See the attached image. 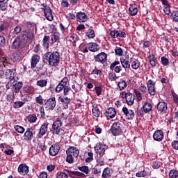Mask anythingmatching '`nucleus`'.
Here are the masks:
<instances>
[{"label": "nucleus", "mask_w": 178, "mask_h": 178, "mask_svg": "<svg viewBox=\"0 0 178 178\" xmlns=\"http://www.w3.org/2000/svg\"><path fill=\"white\" fill-rule=\"evenodd\" d=\"M42 60L44 63L48 64L49 66L56 67L59 66L60 54L58 51H47L44 54Z\"/></svg>", "instance_id": "obj_1"}, {"label": "nucleus", "mask_w": 178, "mask_h": 178, "mask_svg": "<svg viewBox=\"0 0 178 178\" xmlns=\"http://www.w3.org/2000/svg\"><path fill=\"white\" fill-rule=\"evenodd\" d=\"M66 154H67V158H66L67 162H68V163H73L74 161V159L73 158V156L74 158H77L80 152H79V149H77V147L72 146V147H70L66 151Z\"/></svg>", "instance_id": "obj_2"}, {"label": "nucleus", "mask_w": 178, "mask_h": 178, "mask_svg": "<svg viewBox=\"0 0 178 178\" xmlns=\"http://www.w3.org/2000/svg\"><path fill=\"white\" fill-rule=\"evenodd\" d=\"M10 87L13 88L15 94H19L22 88H23V82L18 81L17 80H14L13 82H8L6 88L9 90Z\"/></svg>", "instance_id": "obj_3"}, {"label": "nucleus", "mask_w": 178, "mask_h": 178, "mask_svg": "<svg viewBox=\"0 0 178 178\" xmlns=\"http://www.w3.org/2000/svg\"><path fill=\"white\" fill-rule=\"evenodd\" d=\"M62 124H63L60 120L54 121L52 124L51 129H50V133L56 136H59L60 131H62Z\"/></svg>", "instance_id": "obj_4"}, {"label": "nucleus", "mask_w": 178, "mask_h": 178, "mask_svg": "<svg viewBox=\"0 0 178 178\" xmlns=\"http://www.w3.org/2000/svg\"><path fill=\"white\" fill-rule=\"evenodd\" d=\"M111 131L113 136H120L123 131V124L120 122H115L111 127Z\"/></svg>", "instance_id": "obj_5"}, {"label": "nucleus", "mask_w": 178, "mask_h": 178, "mask_svg": "<svg viewBox=\"0 0 178 178\" xmlns=\"http://www.w3.org/2000/svg\"><path fill=\"white\" fill-rule=\"evenodd\" d=\"M25 44V41L20 36H18L14 39L11 48L13 49H22V48H24Z\"/></svg>", "instance_id": "obj_6"}, {"label": "nucleus", "mask_w": 178, "mask_h": 178, "mask_svg": "<svg viewBox=\"0 0 178 178\" xmlns=\"http://www.w3.org/2000/svg\"><path fill=\"white\" fill-rule=\"evenodd\" d=\"M19 37L26 43L27 41H33L34 40V32L32 31L24 30L21 32Z\"/></svg>", "instance_id": "obj_7"}, {"label": "nucleus", "mask_w": 178, "mask_h": 178, "mask_svg": "<svg viewBox=\"0 0 178 178\" xmlns=\"http://www.w3.org/2000/svg\"><path fill=\"white\" fill-rule=\"evenodd\" d=\"M94 58L95 62H97L101 65H104V63H106V61L108 60V54H106L105 52H101L95 56Z\"/></svg>", "instance_id": "obj_8"}, {"label": "nucleus", "mask_w": 178, "mask_h": 178, "mask_svg": "<svg viewBox=\"0 0 178 178\" xmlns=\"http://www.w3.org/2000/svg\"><path fill=\"white\" fill-rule=\"evenodd\" d=\"M56 106V99L55 97L49 98L44 104V108L47 111H54Z\"/></svg>", "instance_id": "obj_9"}, {"label": "nucleus", "mask_w": 178, "mask_h": 178, "mask_svg": "<svg viewBox=\"0 0 178 178\" xmlns=\"http://www.w3.org/2000/svg\"><path fill=\"white\" fill-rule=\"evenodd\" d=\"M43 8L42 9L44 10V16L47 19V20H49V22H52L54 20V15H52V10H51V8L47 7V4L43 3L42 5Z\"/></svg>", "instance_id": "obj_10"}, {"label": "nucleus", "mask_w": 178, "mask_h": 178, "mask_svg": "<svg viewBox=\"0 0 178 178\" xmlns=\"http://www.w3.org/2000/svg\"><path fill=\"white\" fill-rule=\"evenodd\" d=\"M105 148H106V145L102 143H97L95 147V151L99 158H102L105 155Z\"/></svg>", "instance_id": "obj_11"}, {"label": "nucleus", "mask_w": 178, "mask_h": 178, "mask_svg": "<svg viewBox=\"0 0 178 178\" xmlns=\"http://www.w3.org/2000/svg\"><path fill=\"white\" fill-rule=\"evenodd\" d=\"M6 79L9 80L8 83H12L14 80H16L15 77H16V70H6L5 72Z\"/></svg>", "instance_id": "obj_12"}, {"label": "nucleus", "mask_w": 178, "mask_h": 178, "mask_svg": "<svg viewBox=\"0 0 178 178\" xmlns=\"http://www.w3.org/2000/svg\"><path fill=\"white\" fill-rule=\"evenodd\" d=\"M49 124V123L46 122L41 125L40 128L39 129V131L37 134L38 138H42V137H44V135L47 134V132L48 131Z\"/></svg>", "instance_id": "obj_13"}, {"label": "nucleus", "mask_w": 178, "mask_h": 178, "mask_svg": "<svg viewBox=\"0 0 178 178\" xmlns=\"http://www.w3.org/2000/svg\"><path fill=\"white\" fill-rule=\"evenodd\" d=\"M120 63L122 65V67H123L125 71H127V69H130V57L129 55L121 57Z\"/></svg>", "instance_id": "obj_14"}, {"label": "nucleus", "mask_w": 178, "mask_h": 178, "mask_svg": "<svg viewBox=\"0 0 178 178\" xmlns=\"http://www.w3.org/2000/svg\"><path fill=\"white\" fill-rule=\"evenodd\" d=\"M17 172L21 176H26L29 172V166L26 163H22L18 166Z\"/></svg>", "instance_id": "obj_15"}, {"label": "nucleus", "mask_w": 178, "mask_h": 178, "mask_svg": "<svg viewBox=\"0 0 178 178\" xmlns=\"http://www.w3.org/2000/svg\"><path fill=\"white\" fill-rule=\"evenodd\" d=\"M122 111L124 115H125L126 119L128 120H133L135 116L134 111L133 110H129L127 107H123Z\"/></svg>", "instance_id": "obj_16"}, {"label": "nucleus", "mask_w": 178, "mask_h": 178, "mask_svg": "<svg viewBox=\"0 0 178 178\" xmlns=\"http://www.w3.org/2000/svg\"><path fill=\"white\" fill-rule=\"evenodd\" d=\"M76 21L79 22V23H86V22L88 20V16H87V14L81 11L76 13Z\"/></svg>", "instance_id": "obj_17"}, {"label": "nucleus", "mask_w": 178, "mask_h": 178, "mask_svg": "<svg viewBox=\"0 0 178 178\" xmlns=\"http://www.w3.org/2000/svg\"><path fill=\"white\" fill-rule=\"evenodd\" d=\"M60 150V147H59V145L54 144L50 147L49 154L51 156H56V155H58Z\"/></svg>", "instance_id": "obj_18"}, {"label": "nucleus", "mask_w": 178, "mask_h": 178, "mask_svg": "<svg viewBox=\"0 0 178 178\" xmlns=\"http://www.w3.org/2000/svg\"><path fill=\"white\" fill-rule=\"evenodd\" d=\"M120 65V62L114 61L110 65V70H114L115 73H120L122 71V66Z\"/></svg>", "instance_id": "obj_19"}, {"label": "nucleus", "mask_w": 178, "mask_h": 178, "mask_svg": "<svg viewBox=\"0 0 178 178\" xmlns=\"http://www.w3.org/2000/svg\"><path fill=\"white\" fill-rule=\"evenodd\" d=\"M157 110L161 113H166V112H168V103L165 102H159L157 104Z\"/></svg>", "instance_id": "obj_20"}, {"label": "nucleus", "mask_w": 178, "mask_h": 178, "mask_svg": "<svg viewBox=\"0 0 178 178\" xmlns=\"http://www.w3.org/2000/svg\"><path fill=\"white\" fill-rule=\"evenodd\" d=\"M33 128L30 127L26 129L24 134V140L25 141H31V140H33Z\"/></svg>", "instance_id": "obj_21"}, {"label": "nucleus", "mask_w": 178, "mask_h": 178, "mask_svg": "<svg viewBox=\"0 0 178 178\" xmlns=\"http://www.w3.org/2000/svg\"><path fill=\"white\" fill-rule=\"evenodd\" d=\"M163 131L162 130H156L153 134V140L154 141L161 142L163 140Z\"/></svg>", "instance_id": "obj_22"}, {"label": "nucleus", "mask_w": 178, "mask_h": 178, "mask_svg": "<svg viewBox=\"0 0 178 178\" xmlns=\"http://www.w3.org/2000/svg\"><path fill=\"white\" fill-rule=\"evenodd\" d=\"M147 88L150 95H155V94H156V92L155 91V83H154V81L149 79L147 81Z\"/></svg>", "instance_id": "obj_23"}, {"label": "nucleus", "mask_w": 178, "mask_h": 178, "mask_svg": "<svg viewBox=\"0 0 178 178\" xmlns=\"http://www.w3.org/2000/svg\"><path fill=\"white\" fill-rule=\"evenodd\" d=\"M65 172L68 173L70 177H72V178H76V176H78L79 177H84V176H86L82 172H80L79 171H72L69 169H65Z\"/></svg>", "instance_id": "obj_24"}, {"label": "nucleus", "mask_w": 178, "mask_h": 178, "mask_svg": "<svg viewBox=\"0 0 178 178\" xmlns=\"http://www.w3.org/2000/svg\"><path fill=\"white\" fill-rule=\"evenodd\" d=\"M58 101L62 103L63 109H67L69 108V104H70V98L67 97L63 98L60 96L58 97Z\"/></svg>", "instance_id": "obj_25"}, {"label": "nucleus", "mask_w": 178, "mask_h": 178, "mask_svg": "<svg viewBox=\"0 0 178 178\" xmlns=\"http://www.w3.org/2000/svg\"><path fill=\"white\" fill-rule=\"evenodd\" d=\"M105 116L110 119H113L116 116V110L115 108L110 107L106 110Z\"/></svg>", "instance_id": "obj_26"}, {"label": "nucleus", "mask_w": 178, "mask_h": 178, "mask_svg": "<svg viewBox=\"0 0 178 178\" xmlns=\"http://www.w3.org/2000/svg\"><path fill=\"white\" fill-rule=\"evenodd\" d=\"M130 67H131V68L134 70H137V69H138L140 67V66H141V63H140V61H138V60L134 58H130Z\"/></svg>", "instance_id": "obj_27"}, {"label": "nucleus", "mask_w": 178, "mask_h": 178, "mask_svg": "<svg viewBox=\"0 0 178 178\" xmlns=\"http://www.w3.org/2000/svg\"><path fill=\"white\" fill-rule=\"evenodd\" d=\"M92 113L95 118H99L101 111H99V106L97 104H92Z\"/></svg>", "instance_id": "obj_28"}, {"label": "nucleus", "mask_w": 178, "mask_h": 178, "mask_svg": "<svg viewBox=\"0 0 178 178\" xmlns=\"http://www.w3.org/2000/svg\"><path fill=\"white\" fill-rule=\"evenodd\" d=\"M134 99H136V96L130 92H128L127 98L125 99L127 105H129V106L134 105Z\"/></svg>", "instance_id": "obj_29"}, {"label": "nucleus", "mask_w": 178, "mask_h": 178, "mask_svg": "<svg viewBox=\"0 0 178 178\" xmlns=\"http://www.w3.org/2000/svg\"><path fill=\"white\" fill-rule=\"evenodd\" d=\"M88 49L90 52H97L99 51V45L95 42H90L88 44Z\"/></svg>", "instance_id": "obj_30"}, {"label": "nucleus", "mask_w": 178, "mask_h": 178, "mask_svg": "<svg viewBox=\"0 0 178 178\" xmlns=\"http://www.w3.org/2000/svg\"><path fill=\"white\" fill-rule=\"evenodd\" d=\"M129 13L130 16H136L137 13H138V8H137L136 4L129 5Z\"/></svg>", "instance_id": "obj_31"}, {"label": "nucleus", "mask_w": 178, "mask_h": 178, "mask_svg": "<svg viewBox=\"0 0 178 178\" xmlns=\"http://www.w3.org/2000/svg\"><path fill=\"white\" fill-rule=\"evenodd\" d=\"M40 56L38 54H33L31 57V67L34 68L38 64V62H40Z\"/></svg>", "instance_id": "obj_32"}, {"label": "nucleus", "mask_w": 178, "mask_h": 178, "mask_svg": "<svg viewBox=\"0 0 178 178\" xmlns=\"http://www.w3.org/2000/svg\"><path fill=\"white\" fill-rule=\"evenodd\" d=\"M143 109L145 113H148L152 111V104L149 102H145L143 105Z\"/></svg>", "instance_id": "obj_33"}, {"label": "nucleus", "mask_w": 178, "mask_h": 178, "mask_svg": "<svg viewBox=\"0 0 178 178\" xmlns=\"http://www.w3.org/2000/svg\"><path fill=\"white\" fill-rule=\"evenodd\" d=\"M112 173H113V170L109 168H106L103 170L102 177L108 178L112 176Z\"/></svg>", "instance_id": "obj_34"}, {"label": "nucleus", "mask_w": 178, "mask_h": 178, "mask_svg": "<svg viewBox=\"0 0 178 178\" xmlns=\"http://www.w3.org/2000/svg\"><path fill=\"white\" fill-rule=\"evenodd\" d=\"M49 40H51V37L49 35H44L42 40V45L44 48L48 49L49 48Z\"/></svg>", "instance_id": "obj_35"}, {"label": "nucleus", "mask_w": 178, "mask_h": 178, "mask_svg": "<svg viewBox=\"0 0 178 178\" xmlns=\"http://www.w3.org/2000/svg\"><path fill=\"white\" fill-rule=\"evenodd\" d=\"M10 59L13 62H19L20 59H22V56H20V54L17 52H14L10 56Z\"/></svg>", "instance_id": "obj_36"}, {"label": "nucleus", "mask_w": 178, "mask_h": 178, "mask_svg": "<svg viewBox=\"0 0 178 178\" xmlns=\"http://www.w3.org/2000/svg\"><path fill=\"white\" fill-rule=\"evenodd\" d=\"M65 169H64L63 172L62 171L58 172L56 175V178H67L70 177V175H69V173L65 171Z\"/></svg>", "instance_id": "obj_37"}, {"label": "nucleus", "mask_w": 178, "mask_h": 178, "mask_svg": "<svg viewBox=\"0 0 178 178\" xmlns=\"http://www.w3.org/2000/svg\"><path fill=\"white\" fill-rule=\"evenodd\" d=\"M26 119L29 123H35L37 122V115L35 114H29Z\"/></svg>", "instance_id": "obj_38"}, {"label": "nucleus", "mask_w": 178, "mask_h": 178, "mask_svg": "<svg viewBox=\"0 0 178 178\" xmlns=\"http://www.w3.org/2000/svg\"><path fill=\"white\" fill-rule=\"evenodd\" d=\"M59 33L54 32L51 38V41L52 44H55V42H59Z\"/></svg>", "instance_id": "obj_39"}, {"label": "nucleus", "mask_w": 178, "mask_h": 178, "mask_svg": "<svg viewBox=\"0 0 178 178\" xmlns=\"http://www.w3.org/2000/svg\"><path fill=\"white\" fill-rule=\"evenodd\" d=\"M25 104V101H16L14 102L13 108H15V109H19V108L24 106Z\"/></svg>", "instance_id": "obj_40"}, {"label": "nucleus", "mask_w": 178, "mask_h": 178, "mask_svg": "<svg viewBox=\"0 0 178 178\" xmlns=\"http://www.w3.org/2000/svg\"><path fill=\"white\" fill-rule=\"evenodd\" d=\"M149 58L150 65L152 66V67L156 66V58H155V56H154V54L149 55Z\"/></svg>", "instance_id": "obj_41"}, {"label": "nucleus", "mask_w": 178, "mask_h": 178, "mask_svg": "<svg viewBox=\"0 0 178 178\" xmlns=\"http://www.w3.org/2000/svg\"><path fill=\"white\" fill-rule=\"evenodd\" d=\"M118 86L119 87L120 91H122V90H124V88L127 87V82H126L124 80L120 81L118 83Z\"/></svg>", "instance_id": "obj_42"}, {"label": "nucleus", "mask_w": 178, "mask_h": 178, "mask_svg": "<svg viewBox=\"0 0 178 178\" xmlns=\"http://www.w3.org/2000/svg\"><path fill=\"white\" fill-rule=\"evenodd\" d=\"M36 84L38 87H47L48 81H47V79H40L36 82Z\"/></svg>", "instance_id": "obj_43"}, {"label": "nucleus", "mask_w": 178, "mask_h": 178, "mask_svg": "<svg viewBox=\"0 0 178 178\" xmlns=\"http://www.w3.org/2000/svg\"><path fill=\"white\" fill-rule=\"evenodd\" d=\"M163 12L167 16H169L170 13H172V11L170 10V4H165L163 6Z\"/></svg>", "instance_id": "obj_44"}, {"label": "nucleus", "mask_w": 178, "mask_h": 178, "mask_svg": "<svg viewBox=\"0 0 178 178\" xmlns=\"http://www.w3.org/2000/svg\"><path fill=\"white\" fill-rule=\"evenodd\" d=\"M25 27L26 28L25 30L34 32V24H31V22H26Z\"/></svg>", "instance_id": "obj_45"}, {"label": "nucleus", "mask_w": 178, "mask_h": 178, "mask_svg": "<svg viewBox=\"0 0 178 178\" xmlns=\"http://www.w3.org/2000/svg\"><path fill=\"white\" fill-rule=\"evenodd\" d=\"M86 35L88 37V38H94L95 37V32L93 29H88L86 33Z\"/></svg>", "instance_id": "obj_46"}, {"label": "nucleus", "mask_w": 178, "mask_h": 178, "mask_svg": "<svg viewBox=\"0 0 178 178\" xmlns=\"http://www.w3.org/2000/svg\"><path fill=\"white\" fill-rule=\"evenodd\" d=\"M67 38L68 41H70V42H72L73 44H76L78 41L76 34H72L70 36H68Z\"/></svg>", "instance_id": "obj_47"}, {"label": "nucleus", "mask_w": 178, "mask_h": 178, "mask_svg": "<svg viewBox=\"0 0 178 178\" xmlns=\"http://www.w3.org/2000/svg\"><path fill=\"white\" fill-rule=\"evenodd\" d=\"M134 92L136 97L137 101L140 102L143 99V95H141V92H140V90L137 89H134Z\"/></svg>", "instance_id": "obj_48"}, {"label": "nucleus", "mask_w": 178, "mask_h": 178, "mask_svg": "<svg viewBox=\"0 0 178 178\" xmlns=\"http://www.w3.org/2000/svg\"><path fill=\"white\" fill-rule=\"evenodd\" d=\"M15 98V92H10L6 95V100L8 102H10V101H13Z\"/></svg>", "instance_id": "obj_49"}, {"label": "nucleus", "mask_w": 178, "mask_h": 178, "mask_svg": "<svg viewBox=\"0 0 178 178\" xmlns=\"http://www.w3.org/2000/svg\"><path fill=\"white\" fill-rule=\"evenodd\" d=\"M169 177L178 178V170H171L169 172Z\"/></svg>", "instance_id": "obj_50"}, {"label": "nucleus", "mask_w": 178, "mask_h": 178, "mask_svg": "<svg viewBox=\"0 0 178 178\" xmlns=\"http://www.w3.org/2000/svg\"><path fill=\"white\" fill-rule=\"evenodd\" d=\"M8 9V1L0 2V10L5 12Z\"/></svg>", "instance_id": "obj_51"}, {"label": "nucleus", "mask_w": 178, "mask_h": 178, "mask_svg": "<svg viewBox=\"0 0 178 178\" xmlns=\"http://www.w3.org/2000/svg\"><path fill=\"white\" fill-rule=\"evenodd\" d=\"M115 54L117 56H122L123 49L119 47H116L115 49Z\"/></svg>", "instance_id": "obj_52"}, {"label": "nucleus", "mask_w": 178, "mask_h": 178, "mask_svg": "<svg viewBox=\"0 0 178 178\" xmlns=\"http://www.w3.org/2000/svg\"><path fill=\"white\" fill-rule=\"evenodd\" d=\"M15 131H17V133H19L20 134H23V133H24L25 131V129L24 127L19 126V125H16L15 127Z\"/></svg>", "instance_id": "obj_53"}, {"label": "nucleus", "mask_w": 178, "mask_h": 178, "mask_svg": "<svg viewBox=\"0 0 178 178\" xmlns=\"http://www.w3.org/2000/svg\"><path fill=\"white\" fill-rule=\"evenodd\" d=\"M79 170L81 172H83V173H86V175H88V172H90V169L88 168V166H81V167H78Z\"/></svg>", "instance_id": "obj_54"}, {"label": "nucleus", "mask_w": 178, "mask_h": 178, "mask_svg": "<svg viewBox=\"0 0 178 178\" xmlns=\"http://www.w3.org/2000/svg\"><path fill=\"white\" fill-rule=\"evenodd\" d=\"M95 91L96 95H97V97H99V95H102V87L95 86Z\"/></svg>", "instance_id": "obj_55"}, {"label": "nucleus", "mask_w": 178, "mask_h": 178, "mask_svg": "<svg viewBox=\"0 0 178 178\" xmlns=\"http://www.w3.org/2000/svg\"><path fill=\"white\" fill-rule=\"evenodd\" d=\"M110 35L112 38H118L119 37V31L113 30L110 31Z\"/></svg>", "instance_id": "obj_56"}, {"label": "nucleus", "mask_w": 178, "mask_h": 178, "mask_svg": "<svg viewBox=\"0 0 178 178\" xmlns=\"http://www.w3.org/2000/svg\"><path fill=\"white\" fill-rule=\"evenodd\" d=\"M171 16L174 22H178V10L172 11Z\"/></svg>", "instance_id": "obj_57"}, {"label": "nucleus", "mask_w": 178, "mask_h": 178, "mask_svg": "<svg viewBox=\"0 0 178 178\" xmlns=\"http://www.w3.org/2000/svg\"><path fill=\"white\" fill-rule=\"evenodd\" d=\"M21 32H22V27L20 26H17L14 28L13 34H15V35L20 34Z\"/></svg>", "instance_id": "obj_58"}, {"label": "nucleus", "mask_w": 178, "mask_h": 178, "mask_svg": "<svg viewBox=\"0 0 178 178\" xmlns=\"http://www.w3.org/2000/svg\"><path fill=\"white\" fill-rule=\"evenodd\" d=\"M72 88L68 86H65L63 89V95H69V92H70Z\"/></svg>", "instance_id": "obj_59"}, {"label": "nucleus", "mask_w": 178, "mask_h": 178, "mask_svg": "<svg viewBox=\"0 0 178 178\" xmlns=\"http://www.w3.org/2000/svg\"><path fill=\"white\" fill-rule=\"evenodd\" d=\"M108 79L111 81H116L118 77L116 76V74L111 73L108 75Z\"/></svg>", "instance_id": "obj_60"}, {"label": "nucleus", "mask_w": 178, "mask_h": 178, "mask_svg": "<svg viewBox=\"0 0 178 178\" xmlns=\"http://www.w3.org/2000/svg\"><path fill=\"white\" fill-rule=\"evenodd\" d=\"M161 63L163 66H168L169 65V60L168 58L163 56L161 57Z\"/></svg>", "instance_id": "obj_61"}, {"label": "nucleus", "mask_w": 178, "mask_h": 178, "mask_svg": "<svg viewBox=\"0 0 178 178\" xmlns=\"http://www.w3.org/2000/svg\"><path fill=\"white\" fill-rule=\"evenodd\" d=\"M162 166V163L160 161H154L152 165L153 169H159Z\"/></svg>", "instance_id": "obj_62"}, {"label": "nucleus", "mask_w": 178, "mask_h": 178, "mask_svg": "<svg viewBox=\"0 0 178 178\" xmlns=\"http://www.w3.org/2000/svg\"><path fill=\"white\" fill-rule=\"evenodd\" d=\"M171 94L173 97V101L175 104H177V105H178V95L177 94H176V92H175L174 90L171 91Z\"/></svg>", "instance_id": "obj_63"}, {"label": "nucleus", "mask_w": 178, "mask_h": 178, "mask_svg": "<svg viewBox=\"0 0 178 178\" xmlns=\"http://www.w3.org/2000/svg\"><path fill=\"white\" fill-rule=\"evenodd\" d=\"M65 88V86L62 84H58L57 86L56 87V92L59 93L62 90Z\"/></svg>", "instance_id": "obj_64"}]
</instances>
